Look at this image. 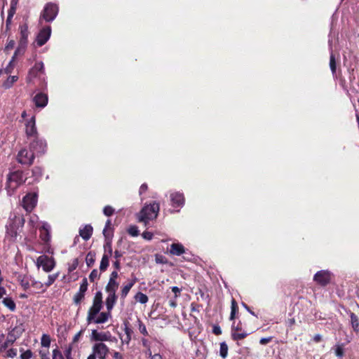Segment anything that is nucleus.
<instances>
[{
  "instance_id": "1",
  "label": "nucleus",
  "mask_w": 359,
  "mask_h": 359,
  "mask_svg": "<svg viewBox=\"0 0 359 359\" xmlns=\"http://www.w3.org/2000/svg\"><path fill=\"white\" fill-rule=\"evenodd\" d=\"M25 222L23 216L15 213L11 214L6 224V236L13 242L15 241Z\"/></svg>"
},
{
  "instance_id": "2",
  "label": "nucleus",
  "mask_w": 359,
  "mask_h": 359,
  "mask_svg": "<svg viewBox=\"0 0 359 359\" xmlns=\"http://www.w3.org/2000/svg\"><path fill=\"white\" fill-rule=\"evenodd\" d=\"M22 170H18L9 172L6 177V189L8 193L11 195L16 189L27 181Z\"/></svg>"
},
{
  "instance_id": "3",
  "label": "nucleus",
  "mask_w": 359,
  "mask_h": 359,
  "mask_svg": "<svg viewBox=\"0 0 359 359\" xmlns=\"http://www.w3.org/2000/svg\"><path fill=\"white\" fill-rule=\"evenodd\" d=\"M160 205L156 201L144 205L137 214L139 222H143L146 226L149 221L155 219L158 214Z\"/></svg>"
},
{
  "instance_id": "4",
  "label": "nucleus",
  "mask_w": 359,
  "mask_h": 359,
  "mask_svg": "<svg viewBox=\"0 0 359 359\" xmlns=\"http://www.w3.org/2000/svg\"><path fill=\"white\" fill-rule=\"evenodd\" d=\"M20 37L18 47L15 50V55H23L28 45V36L29 34L27 23L20 25Z\"/></svg>"
},
{
  "instance_id": "5",
  "label": "nucleus",
  "mask_w": 359,
  "mask_h": 359,
  "mask_svg": "<svg viewBox=\"0 0 359 359\" xmlns=\"http://www.w3.org/2000/svg\"><path fill=\"white\" fill-rule=\"evenodd\" d=\"M59 12V7L57 4L48 2L47 3L40 15V22L43 20L46 22L53 21L57 17Z\"/></svg>"
},
{
  "instance_id": "6",
  "label": "nucleus",
  "mask_w": 359,
  "mask_h": 359,
  "mask_svg": "<svg viewBox=\"0 0 359 359\" xmlns=\"http://www.w3.org/2000/svg\"><path fill=\"white\" fill-rule=\"evenodd\" d=\"M29 149L36 156H42L47 151V142L45 140L40 138L39 137H36L30 140Z\"/></svg>"
},
{
  "instance_id": "7",
  "label": "nucleus",
  "mask_w": 359,
  "mask_h": 359,
  "mask_svg": "<svg viewBox=\"0 0 359 359\" xmlns=\"http://www.w3.org/2000/svg\"><path fill=\"white\" fill-rule=\"evenodd\" d=\"M109 353V347L104 343H95L92 346V353L87 359H106Z\"/></svg>"
},
{
  "instance_id": "8",
  "label": "nucleus",
  "mask_w": 359,
  "mask_h": 359,
  "mask_svg": "<svg viewBox=\"0 0 359 359\" xmlns=\"http://www.w3.org/2000/svg\"><path fill=\"white\" fill-rule=\"evenodd\" d=\"M35 157L36 156L30 149L22 148L18 151L16 160L20 164L29 167L34 163Z\"/></svg>"
},
{
  "instance_id": "9",
  "label": "nucleus",
  "mask_w": 359,
  "mask_h": 359,
  "mask_svg": "<svg viewBox=\"0 0 359 359\" xmlns=\"http://www.w3.org/2000/svg\"><path fill=\"white\" fill-rule=\"evenodd\" d=\"M119 284H109L107 283L105 287V291L107 292L108 295L105 300V304L107 309H110L111 308H114V305L117 301V295L116 294V292L118 287Z\"/></svg>"
},
{
  "instance_id": "10",
  "label": "nucleus",
  "mask_w": 359,
  "mask_h": 359,
  "mask_svg": "<svg viewBox=\"0 0 359 359\" xmlns=\"http://www.w3.org/2000/svg\"><path fill=\"white\" fill-rule=\"evenodd\" d=\"M332 273L328 270L318 271L313 276V281L318 285L325 287L332 280Z\"/></svg>"
},
{
  "instance_id": "11",
  "label": "nucleus",
  "mask_w": 359,
  "mask_h": 359,
  "mask_svg": "<svg viewBox=\"0 0 359 359\" xmlns=\"http://www.w3.org/2000/svg\"><path fill=\"white\" fill-rule=\"evenodd\" d=\"M36 265L38 267L41 266L44 271L50 272L54 269L55 261L52 257L41 255L36 259Z\"/></svg>"
},
{
  "instance_id": "12",
  "label": "nucleus",
  "mask_w": 359,
  "mask_h": 359,
  "mask_svg": "<svg viewBox=\"0 0 359 359\" xmlns=\"http://www.w3.org/2000/svg\"><path fill=\"white\" fill-rule=\"evenodd\" d=\"M37 197L36 193H28L23 197L22 205L27 212H31L36 205Z\"/></svg>"
},
{
  "instance_id": "13",
  "label": "nucleus",
  "mask_w": 359,
  "mask_h": 359,
  "mask_svg": "<svg viewBox=\"0 0 359 359\" xmlns=\"http://www.w3.org/2000/svg\"><path fill=\"white\" fill-rule=\"evenodd\" d=\"M51 35V27L49 25L42 27L36 35L35 41L39 47H41L49 40Z\"/></svg>"
},
{
  "instance_id": "14",
  "label": "nucleus",
  "mask_w": 359,
  "mask_h": 359,
  "mask_svg": "<svg viewBox=\"0 0 359 359\" xmlns=\"http://www.w3.org/2000/svg\"><path fill=\"white\" fill-rule=\"evenodd\" d=\"M248 333L245 330H243L242 323L239 321L236 325V323L233 322L231 325V339L233 341H238L244 339Z\"/></svg>"
},
{
  "instance_id": "15",
  "label": "nucleus",
  "mask_w": 359,
  "mask_h": 359,
  "mask_svg": "<svg viewBox=\"0 0 359 359\" xmlns=\"http://www.w3.org/2000/svg\"><path fill=\"white\" fill-rule=\"evenodd\" d=\"M44 73V65L42 62H36L35 65L29 70L27 76V82L31 83L32 80L41 74Z\"/></svg>"
},
{
  "instance_id": "16",
  "label": "nucleus",
  "mask_w": 359,
  "mask_h": 359,
  "mask_svg": "<svg viewBox=\"0 0 359 359\" xmlns=\"http://www.w3.org/2000/svg\"><path fill=\"white\" fill-rule=\"evenodd\" d=\"M25 133L29 140L39 137V133L36 127V118L35 116L27 121L25 124Z\"/></svg>"
},
{
  "instance_id": "17",
  "label": "nucleus",
  "mask_w": 359,
  "mask_h": 359,
  "mask_svg": "<svg viewBox=\"0 0 359 359\" xmlns=\"http://www.w3.org/2000/svg\"><path fill=\"white\" fill-rule=\"evenodd\" d=\"M111 337V334L109 331L98 332L97 330H93L90 334V340L95 343L109 341Z\"/></svg>"
},
{
  "instance_id": "18",
  "label": "nucleus",
  "mask_w": 359,
  "mask_h": 359,
  "mask_svg": "<svg viewBox=\"0 0 359 359\" xmlns=\"http://www.w3.org/2000/svg\"><path fill=\"white\" fill-rule=\"evenodd\" d=\"M171 205L174 208H180L184 205L185 198L184 194L179 191L173 192L170 196Z\"/></svg>"
},
{
  "instance_id": "19",
  "label": "nucleus",
  "mask_w": 359,
  "mask_h": 359,
  "mask_svg": "<svg viewBox=\"0 0 359 359\" xmlns=\"http://www.w3.org/2000/svg\"><path fill=\"white\" fill-rule=\"evenodd\" d=\"M102 309V306L93 304L88 309L87 313L86 321L88 325L93 323L94 320L100 313L101 309Z\"/></svg>"
},
{
  "instance_id": "20",
  "label": "nucleus",
  "mask_w": 359,
  "mask_h": 359,
  "mask_svg": "<svg viewBox=\"0 0 359 359\" xmlns=\"http://www.w3.org/2000/svg\"><path fill=\"white\" fill-rule=\"evenodd\" d=\"M39 238L41 243H48L51 240L50 226L47 224H43L39 228Z\"/></svg>"
},
{
  "instance_id": "21",
  "label": "nucleus",
  "mask_w": 359,
  "mask_h": 359,
  "mask_svg": "<svg viewBox=\"0 0 359 359\" xmlns=\"http://www.w3.org/2000/svg\"><path fill=\"white\" fill-rule=\"evenodd\" d=\"M17 280L19 282L20 286L24 290H27L30 287L32 279L31 277L26 274L19 273L17 276Z\"/></svg>"
},
{
  "instance_id": "22",
  "label": "nucleus",
  "mask_w": 359,
  "mask_h": 359,
  "mask_svg": "<svg viewBox=\"0 0 359 359\" xmlns=\"http://www.w3.org/2000/svg\"><path fill=\"white\" fill-rule=\"evenodd\" d=\"M113 308H111L109 310L107 309V311L100 312L98 316L94 320V324H102L108 321L109 318L111 317V310Z\"/></svg>"
},
{
  "instance_id": "23",
  "label": "nucleus",
  "mask_w": 359,
  "mask_h": 359,
  "mask_svg": "<svg viewBox=\"0 0 359 359\" xmlns=\"http://www.w3.org/2000/svg\"><path fill=\"white\" fill-rule=\"evenodd\" d=\"M185 248L180 243H174L170 245V253L172 255L180 256L185 254Z\"/></svg>"
},
{
  "instance_id": "24",
  "label": "nucleus",
  "mask_w": 359,
  "mask_h": 359,
  "mask_svg": "<svg viewBox=\"0 0 359 359\" xmlns=\"http://www.w3.org/2000/svg\"><path fill=\"white\" fill-rule=\"evenodd\" d=\"M350 323L353 330L359 339V317L353 312H349Z\"/></svg>"
},
{
  "instance_id": "25",
  "label": "nucleus",
  "mask_w": 359,
  "mask_h": 359,
  "mask_svg": "<svg viewBox=\"0 0 359 359\" xmlns=\"http://www.w3.org/2000/svg\"><path fill=\"white\" fill-rule=\"evenodd\" d=\"M34 102L36 107H44L48 103V96L45 93H37L34 97Z\"/></svg>"
},
{
  "instance_id": "26",
  "label": "nucleus",
  "mask_w": 359,
  "mask_h": 359,
  "mask_svg": "<svg viewBox=\"0 0 359 359\" xmlns=\"http://www.w3.org/2000/svg\"><path fill=\"white\" fill-rule=\"evenodd\" d=\"M93 229L91 225L87 224L83 229L79 230V235L84 241L90 239L93 234Z\"/></svg>"
},
{
  "instance_id": "27",
  "label": "nucleus",
  "mask_w": 359,
  "mask_h": 359,
  "mask_svg": "<svg viewBox=\"0 0 359 359\" xmlns=\"http://www.w3.org/2000/svg\"><path fill=\"white\" fill-rule=\"evenodd\" d=\"M32 177L34 178L32 183L37 182L39 181V180L41 178L43 175V169L39 166H35L32 170ZM29 184H31V182H29Z\"/></svg>"
},
{
  "instance_id": "28",
  "label": "nucleus",
  "mask_w": 359,
  "mask_h": 359,
  "mask_svg": "<svg viewBox=\"0 0 359 359\" xmlns=\"http://www.w3.org/2000/svg\"><path fill=\"white\" fill-rule=\"evenodd\" d=\"M135 283L136 278L132 280L130 282H129L128 284H126L122 287L121 290V297L123 299H124L127 297L128 292H130V289L133 287Z\"/></svg>"
},
{
  "instance_id": "29",
  "label": "nucleus",
  "mask_w": 359,
  "mask_h": 359,
  "mask_svg": "<svg viewBox=\"0 0 359 359\" xmlns=\"http://www.w3.org/2000/svg\"><path fill=\"white\" fill-rule=\"evenodd\" d=\"M110 257H111L110 256L103 254L100 264V273L104 272L105 271H107V268L109 266V258Z\"/></svg>"
},
{
  "instance_id": "30",
  "label": "nucleus",
  "mask_w": 359,
  "mask_h": 359,
  "mask_svg": "<svg viewBox=\"0 0 359 359\" xmlns=\"http://www.w3.org/2000/svg\"><path fill=\"white\" fill-rule=\"evenodd\" d=\"M2 304L11 311H14L16 309V304L11 297H5L2 300Z\"/></svg>"
},
{
  "instance_id": "31",
  "label": "nucleus",
  "mask_w": 359,
  "mask_h": 359,
  "mask_svg": "<svg viewBox=\"0 0 359 359\" xmlns=\"http://www.w3.org/2000/svg\"><path fill=\"white\" fill-rule=\"evenodd\" d=\"M18 55H13L11 61L8 62V65L3 69V73L6 74H10L12 73L14 67H15V58Z\"/></svg>"
},
{
  "instance_id": "32",
  "label": "nucleus",
  "mask_w": 359,
  "mask_h": 359,
  "mask_svg": "<svg viewBox=\"0 0 359 359\" xmlns=\"http://www.w3.org/2000/svg\"><path fill=\"white\" fill-rule=\"evenodd\" d=\"M238 313V306L235 300V299L232 298L231 299V314L229 319L231 320H233L236 318V313Z\"/></svg>"
},
{
  "instance_id": "33",
  "label": "nucleus",
  "mask_w": 359,
  "mask_h": 359,
  "mask_svg": "<svg viewBox=\"0 0 359 359\" xmlns=\"http://www.w3.org/2000/svg\"><path fill=\"white\" fill-rule=\"evenodd\" d=\"M15 340L16 337L13 334L12 332H9L6 341L1 345V349H6L9 346L12 345Z\"/></svg>"
},
{
  "instance_id": "34",
  "label": "nucleus",
  "mask_w": 359,
  "mask_h": 359,
  "mask_svg": "<svg viewBox=\"0 0 359 359\" xmlns=\"http://www.w3.org/2000/svg\"><path fill=\"white\" fill-rule=\"evenodd\" d=\"M96 253L94 251H90L88 252L86 257V262L88 267H91L95 262Z\"/></svg>"
},
{
  "instance_id": "35",
  "label": "nucleus",
  "mask_w": 359,
  "mask_h": 359,
  "mask_svg": "<svg viewBox=\"0 0 359 359\" xmlns=\"http://www.w3.org/2000/svg\"><path fill=\"white\" fill-rule=\"evenodd\" d=\"M123 330L126 335L125 341L128 344L131 340V336L133 333V331L132 328L130 327L128 323H124Z\"/></svg>"
},
{
  "instance_id": "36",
  "label": "nucleus",
  "mask_w": 359,
  "mask_h": 359,
  "mask_svg": "<svg viewBox=\"0 0 359 359\" xmlns=\"http://www.w3.org/2000/svg\"><path fill=\"white\" fill-rule=\"evenodd\" d=\"M18 79L17 76H10L8 77L6 81L3 83V86L4 88H10L15 82H16Z\"/></svg>"
},
{
  "instance_id": "37",
  "label": "nucleus",
  "mask_w": 359,
  "mask_h": 359,
  "mask_svg": "<svg viewBox=\"0 0 359 359\" xmlns=\"http://www.w3.org/2000/svg\"><path fill=\"white\" fill-rule=\"evenodd\" d=\"M104 255L111 257L113 255L111 240H107L104 245Z\"/></svg>"
},
{
  "instance_id": "38",
  "label": "nucleus",
  "mask_w": 359,
  "mask_h": 359,
  "mask_svg": "<svg viewBox=\"0 0 359 359\" xmlns=\"http://www.w3.org/2000/svg\"><path fill=\"white\" fill-rule=\"evenodd\" d=\"M135 301L144 304H146L148 300H149V298L147 297V295H146L145 294L141 292H138L134 297Z\"/></svg>"
},
{
  "instance_id": "39",
  "label": "nucleus",
  "mask_w": 359,
  "mask_h": 359,
  "mask_svg": "<svg viewBox=\"0 0 359 359\" xmlns=\"http://www.w3.org/2000/svg\"><path fill=\"white\" fill-rule=\"evenodd\" d=\"M93 304H96L99 306H103V301H102V293L101 291H97L93 299Z\"/></svg>"
},
{
  "instance_id": "40",
  "label": "nucleus",
  "mask_w": 359,
  "mask_h": 359,
  "mask_svg": "<svg viewBox=\"0 0 359 359\" xmlns=\"http://www.w3.org/2000/svg\"><path fill=\"white\" fill-rule=\"evenodd\" d=\"M51 342L50 337L48 334H43L41 339V344L43 347L49 348Z\"/></svg>"
},
{
  "instance_id": "41",
  "label": "nucleus",
  "mask_w": 359,
  "mask_h": 359,
  "mask_svg": "<svg viewBox=\"0 0 359 359\" xmlns=\"http://www.w3.org/2000/svg\"><path fill=\"white\" fill-rule=\"evenodd\" d=\"M334 353L337 357L341 359L344 355L343 344H337L334 347Z\"/></svg>"
},
{
  "instance_id": "42",
  "label": "nucleus",
  "mask_w": 359,
  "mask_h": 359,
  "mask_svg": "<svg viewBox=\"0 0 359 359\" xmlns=\"http://www.w3.org/2000/svg\"><path fill=\"white\" fill-rule=\"evenodd\" d=\"M228 355V346L226 342L220 343V348H219V355L225 358Z\"/></svg>"
},
{
  "instance_id": "43",
  "label": "nucleus",
  "mask_w": 359,
  "mask_h": 359,
  "mask_svg": "<svg viewBox=\"0 0 359 359\" xmlns=\"http://www.w3.org/2000/svg\"><path fill=\"white\" fill-rule=\"evenodd\" d=\"M330 67L332 74H336L337 65L334 55L332 53L330 57Z\"/></svg>"
},
{
  "instance_id": "44",
  "label": "nucleus",
  "mask_w": 359,
  "mask_h": 359,
  "mask_svg": "<svg viewBox=\"0 0 359 359\" xmlns=\"http://www.w3.org/2000/svg\"><path fill=\"white\" fill-rule=\"evenodd\" d=\"M85 297V294L81 292H76L73 298L74 303L76 305L80 304Z\"/></svg>"
},
{
  "instance_id": "45",
  "label": "nucleus",
  "mask_w": 359,
  "mask_h": 359,
  "mask_svg": "<svg viewBox=\"0 0 359 359\" xmlns=\"http://www.w3.org/2000/svg\"><path fill=\"white\" fill-rule=\"evenodd\" d=\"M137 323L140 332L144 336H148L149 333L147 332V327L145 325L142 323V321L138 318Z\"/></svg>"
},
{
  "instance_id": "46",
  "label": "nucleus",
  "mask_w": 359,
  "mask_h": 359,
  "mask_svg": "<svg viewBox=\"0 0 359 359\" xmlns=\"http://www.w3.org/2000/svg\"><path fill=\"white\" fill-rule=\"evenodd\" d=\"M128 233L131 236H133V237H135V236H137L139 234H140V231L138 230V228L137 226L135 225H133V226H130L128 229Z\"/></svg>"
},
{
  "instance_id": "47",
  "label": "nucleus",
  "mask_w": 359,
  "mask_h": 359,
  "mask_svg": "<svg viewBox=\"0 0 359 359\" xmlns=\"http://www.w3.org/2000/svg\"><path fill=\"white\" fill-rule=\"evenodd\" d=\"M118 276V271L115 270V271H112L110 274V277H109L108 283L113 284V285L118 284V283L116 281Z\"/></svg>"
},
{
  "instance_id": "48",
  "label": "nucleus",
  "mask_w": 359,
  "mask_h": 359,
  "mask_svg": "<svg viewBox=\"0 0 359 359\" xmlns=\"http://www.w3.org/2000/svg\"><path fill=\"white\" fill-rule=\"evenodd\" d=\"M115 212V210L111 205H106L103 208V213L104 215L107 217H110L113 215Z\"/></svg>"
},
{
  "instance_id": "49",
  "label": "nucleus",
  "mask_w": 359,
  "mask_h": 359,
  "mask_svg": "<svg viewBox=\"0 0 359 359\" xmlns=\"http://www.w3.org/2000/svg\"><path fill=\"white\" fill-rule=\"evenodd\" d=\"M100 277V273H98V271L96 269H93L89 275L90 281L92 283L95 282L96 279H99Z\"/></svg>"
},
{
  "instance_id": "50",
  "label": "nucleus",
  "mask_w": 359,
  "mask_h": 359,
  "mask_svg": "<svg viewBox=\"0 0 359 359\" xmlns=\"http://www.w3.org/2000/svg\"><path fill=\"white\" fill-rule=\"evenodd\" d=\"M102 233L107 241L111 240L112 236H113V228H109V229L104 228L103 229Z\"/></svg>"
},
{
  "instance_id": "51",
  "label": "nucleus",
  "mask_w": 359,
  "mask_h": 359,
  "mask_svg": "<svg viewBox=\"0 0 359 359\" xmlns=\"http://www.w3.org/2000/svg\"><path fill=\"white\" fill-rule=\"evenodd\" d=\"M79 259L78 258H75L72 260V262L71 264H69V267H68V273H72L73 272L74 270H76V269L79 266Z\"/></svg>"
},
{
  "instance_id": "52",
  "label": "nucleus",
  "mask_w": 359,
  "mask_h": 359,
  "mask_svg": "<svg viewBox=\"0 0 359 359\" xmlns=\"http://www.w3.org/2000/svg\"><path fill=\"white\" fill-rule=\"evenodd\" d=\"M88 284L87 278H83L81 283L80 285L79 291L85 294L88 290Z\"/></svg>"
},
{
  "instance_id": "53",
  "label": "nucleus",
  "mask_w": 359,
  "mask_h": 359,
  "mask_svg": "<svg viewBox=\"0 0 359 359\" xmlns=\"http://www.w3.org/2000/svg\"><path fill=\"white\" fill-rule=\"evenodd\" d=\"M53 359H65L62 352L57 348L53 350Z\"/></svg>"
},
{
  "instance_id": "54",
  "label": "nucleus",
  "mask_w": 359,
  "mask_h": 359,
  "mask_svg": "<svg viewBox=\"0 0 359 359\" xmlns=\"http://www.w3.org/2000/svg\"><path fill=\"white\" fill-rule=\"evenodd\" d=\"M30 285H32L34 288L36 290H41L43 292L44 291L43 285L40 281L32 280Z\"/></svg>"
},
{
  "instance_id": "55",
  "label": "nucleus",
  "mask_w": 359,
  "mask_h": 359,
  "mask_svg": "<svg viewBox=\"0 0 359 359\" xmlns=\"http://www.w3.org/2000/svg\"><path fill=\"white\" fill-rule=\"evenodd\" d=\"M42 245H43V250L46 252L50 254V255H53L54 250H53V248H52V247L50 245V241H48V243H42Z\"/></svg>"
},
{
  "instance_id": "56",
  "label": "nucleus",
  "mask_w": 359,
  "mask_h": 359,
  "mask_svg": "<svg viewBox=\"0 0 359 359\" xmlns=\"http://www.w3.org/2000/svg\"><path fill=\"white\" fill-rule=\"evenodd\" d=\"M57 273L49 275L48 278V281L46 283V286H50L55 281V280L57 278Z\"/></svg>"
},
{
  "instance_id": "57",
  "label": "nucleus",
  "mask_w": 359,
  "mask_h": 359,
  "mask_svg": "<svg viewBox=\"0 0 359 359\" xmlns=\"http://www.w3.org/2000/svg\"><path fill=\"white\" fill-rule=\"evenodd\" d=\"M33 355V353L31 350L28 349L25 351H23L20 355L21 359H30Z\"/></svg>"
},
{
  "instance_id": "58",
  "label": "nucleus",
  "mask_w": 359,
  "mask_h": 359,
  "mask_svg": "<svg viewBox=\"0 0 359 359\" xmlns=\"http://www.w3.org/2000/svg\"><path fill=\"white\" fill-rule=\"evenodd\" d=\"M123 252H122L121 250H115L114 252H113V257L114 259V260H121V258L123 257Z\"/></svg>"
},
{
  "instance_id": "59",
  "label": "nucleus",
  "mask_w": 359,
  "mask_h": 359,
  "mask_svg": "<svg viewBox=\"0 0 359 359\" xmlns=\"http://www.w3.org/2000/svg\"><path fill=\"white\" fill-rule=\"evenodd\" d=\"M15 41L13 39H11V40L8 41V42L6 45V47H5V50H12L15 47Z\"/></svg>"
},
{
  "instance_id": "60",
  "label": "nucleus",
  "mask_w": 359,
  "mask_h": 359,
  "mask_svg": "<svg viewBox=\"0 0 359 359\" xmlns=\"http://www.w3.org/2000/svg\"><path fill=\"white\" fill-rule=\"evenodd\" d=\"M72 346H69L66 348L65 351V356L67 359H73V357L72 356Z\"/></svg>"
},
{
  "instance_id": "61",
  "label": "nucleus",
  "mask_w": 359,
  "mask_h": 359,
  "mask_svg": "<svg viewBox=\"0 0 359 359\" xmlns=\"http://www.w3.org/2000/svg\"><path fill=\"white\" fill-rule=\"evenodd\" d=\"M142 236L144 239L150 241L153 238L154 234L150 231H146L142 233Z\"/></svg>"
},
{
  "instance_id": "62",
  "label": "nucleus",
  "mask_w": 359,
  "mask_h": 359,
  "mask_svg": "<svg viewBox=\"0 0 359 359\" xmlns=\"http://www.w3.org/2000/svg\"><path fill=\"white\" fill-rule=\"evenodd\" d=\"M212 332L215 335H220L222 334V330L218 325H214L212 327Z\"/></svg>"
},
{
  "instance_id": "63",
  "label": "nucleus",
  "mask_w": 359,
  "mask_h": 359,
  "mask_svg": "<svg viewBox=\"0 0 359 359\" xmlns=\"http://www.w3.org/2000/svg\"><path fill=\"white\" fill-rule=\"evenodd\" d=\"M112 265L116 271H119L121 268V260H114Z\"/></svg>"
},
{
  "instance_id": "64",
  "label": "nucleus",
  "mask_w": 359,
  "mask_h": 359,
  "mask_svg": "<svg viewBox=\"0 0 359 359\" xmlns=\"http://www.w3.org/2000/svg\"><path fill=\"white\" fill-rule=\"evenodd\" d=\"M148 189V186L146 183L142 184L139 189V194L142 195L144 194Z\"/></svg>"
}]
</instances>
